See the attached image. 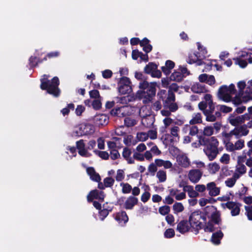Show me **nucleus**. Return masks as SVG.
<instances>
[{
    "label": "nucleus",
    "mask_w": 252,
    "mask_h": 252,
    "mask_svg": "<svg viewBox=\"0 0 252 252\" xmlns=\"http://www.w3.org/2000/svg\"><path fill=\"white\" fill-rule=\"evenodd\" d=\"M237 87L238 92L232 99V96L236 91L234 85L231 84L229 86H221L218 90V98L226 102L232 101L235 106L252 100V86L246 87L245 82L241 81L238 83Z\"/></svg>",
    "instance_id": "nucleus-1"
},
{
    "label": "nucleus",
    "mask_w": 252,
    "mask_h": 252,
    "mask_svg": "<svg viewBox=\"0 0 252 252\" xmlns=\"http://www.w3.org/2000/svg\"><path fill=\"white\" fill-rule=\"evenodd\" d=\"M156 82H151L149 84L146 81L140 82L139 87L141 90L137 92V96L142 99L144 103H149L156 94Z\"/></svg>",
    "instance_id": "nucleus-2"
},
{
    "label": "nucleus",
    "mask_w": 252,
    "mask_h": 252,
    "mask_svg": "<svg viewBox=\"0 0 252 252\" xmlns=\"http://www.w3.org/2000/svg\"><path fill=\"white\" fill-rule=\"evenodd\" d=\"M49 76L44 75L41 79L40 88L42 90H47L48 93L58 96L60 93L58 88L59 80L57 77H54L51 81L48 80Z\"/></svg>",
    "instance_id": "nucleus-3"
},
{
    "label": "nucleus",
    "mask_w": 252,
    "mask_h": 252,
    "mask_svg": "<svg viewBox=\"0 0 252 252\" xmlns=\"http://www.w3.org/2000/svg\"><path fill=\"white\" fill-rule=\"evenodd\" d=\"M218 145V140L215 137H212L205 146L203 151L209 160H213L217 157L219 154Z\"/></svg>",
    "instance_id": "nucleus-4"
},
{
    "label": "nucleus",
    "mask_w": 252,
    "mask_h": 252,
    "mask_svg": "<svg viewBox=\"0 0 252 252\" xmlns=\"http://www.w3.org/2000/svg\"><path fill=\"white\" fill-rule=\"evenodd\" d=\"M207 208L210 210L212 212V214H211V219L205 224L204 229L206 232H212L217 228V225L219 223L220 214L214 206H208Z\"/></svg>",
    "instance_id": "nucleus-5"
},
{
    "label": "nucleus",
    "mask_w": 252,
    "mask_h": 252,
    "mask_svg": "<svg viewBox=\"0 0 252 252\" xmlns=\"http://www.w3.org/2000/svg\"><path fill=\"white\" fill-rule=\"evenodd\" d=\"M205 221V217L202 213L199 211H194L192 213L189 218V222L190 226L199 230L203 226V222Z\"/></svg>",
    "instance_id": "nucleus-6"
},
{
    "label": "nucleus",
    "mask_w": 252,
    "mask_h": 252,
    "mask_svg": "<svg viewBox=\"0 0 252 252\" xmlns=\"http://www.w3.org/2000/svg\"><path fill=\"white\" fill-rule=\"evenodd\" d=\"M94 132V127L90 124H82L74 127L72 133L73 136H81L91 134Z\"/></svg>",
    "instance_id": "nucleus-7"
},
{
    "label": "nucleus",
    "mask_w": 252,
    "mask_h": 252,
    "mask_svg": "<svg viewBox=\"0 0 252 252\" xmlns=\"http://www.w3.org/2000/svg\"><path fill=\"white\" fill-rule=\"evenodd\" d=\"M119 92L122 94H129L131 91V82L128 78L122 77L118 83Z\"/></svg>",
    "instance_id": "nucleus-8"
},
{
    "label": "nucleus",
    "mask_w": 252,
    "mask_h": 252,
    "mask_svg": "<svg viewBox=\"0 0 252 252\" xmlns=\"http://www.w3.org/2000/svg\"><path fill=\"white\" fill-rule=\"evenodd\" d=\"M249 133V130L245 126H241L235 128L229 133L224 132L222 133L223 136L227 138H230L233 135H235L236 138L240 137L242 136H245Z\"/></svg>",
    "instance_id": "nucleus-9"
},
{
    "label": "nucleus",
    "mask_w": 252,
    "mask_h": 252,
    "mask_svg": "<svg viewBox=\"0 0 252 252\" xmlns=\"http://www.w3.org/2000/svg\"><path fill=\"white\" fill-rule=\"evenodd\" d=\"M250 118L249 114L246 113L244 115L239 116L233 113L229 116L228 120L231 125L237 126L243 123L245 120H249Z\"/></svg>",
    "instance_id": "nucleus-10"
},
{
    "label": "nucleus",
    "mask_w": 252,
    "mask_h": 252,
    "mask_svg": "<svg viewBox=\"0 0 252 252\" xmlns=\"http://www.w3.org/2000/svg\"><path fill=\"white\" fill-rule=\"evenodd\" d=\"M176 162L179 166L184 168H188L191 165V161L187 154L180 152L176 157Z\"/></svg>",
    "instance_id": "nucleus-11"
},
{
    "label": "nucleus",
    "mask_w": 252,
    "mask_h": 252,
    "mask_svg": "<svg viewBox=\"0 0 252 252\" xmlns=\"http://www.w3.org/2000/svg\"><path fill=\"white\" fill-rule=\"evenodd\" d=\"M203 171L199 169H192L188 171V179L193 184L199 182L203 176Z\"/></svg>",
    "instance_id": "nucleus-12"
},
{
    "label": "nucleus",
    "mask_w": 252,
    "mask_h": 252,
    "mask_svg": "<svg viewBox=\"0 0 252 252\" xmlns=\"http://www.w3.org/2000/svg\"><path fill=\"white\" fill-rule=\"evenodd\" d=\"M221 206L224 209L226 208L230 210L231 215L232 216H236L239 214L241 205L237 202L228 201L227 203L221 204Z\"/></svg>",
    "instance_id": "nucleus-13"
},
{
    "label": "nucleus",
    "mask_w": 252,
    "mask_h": 252,
    "mask_svg": "<svg viewBox=\"0 0 252 252\" xmlns=\"http://www.w3.org/2000/svg\"><path fill=\"white\" fill-rule=\"evenodd\" d=\"M175 101V95L171 92L168 93L167 98L164 100L163 106L164 108H169L171 112H174L178 109V106Z\"/></svg>",
    "instance_id": "nucleus-14"
},
{
    "label": "nucleus",
    "mask_w": 252,
    "mask_h": 252,
    "mask_svg": "<svg viewBox=\"0 0 252 252\" xmlns=\"http://www.w3.org/2000/svg\"><path fill=\"white\" fill-rule=\"evenodd\" d=\"M144 71L153 77L159 78L161 75V72L158 69L157 65L153 63H149L146 65L144 67Z\"/></svg>",
    "instance_id": "nucleus-15"
},
{
    "label": "nucleus",
    "mask_w": 252,
    "mask_h": 252,
    "mask_svg": "<svg viewBox=\"0 0 252 252\" xmlns=\"http://www.w3.org/2000/svg\"><path fill=\"white\" fill-rule=\"evenodd\" d=\"M238 162H245L246 165L250 167H252V150H244L242 156L238 157Z\"/></svg>",
    "instance_id": "nucleus-16"
},
{
    "label": "nucleus",
    "mask_w": 252,
    "mask_h": 252,
    "mask_svg": "<svg viewBox=\"0 0 252 252\" xmlns=\"http://www.w3.org/2000/svg\"><path fill=\"white\" fill-rule=\"evenodd\" d=\"M221 127V125L219 122L214 124L213 126H206L203 129V135L210 136L214 134H216L219 132Z\"/></svg>",
    "instance_id": "nucleus-17"
},
{
    "label": "nucleus",
    "mask_w": 252,
    "mask_h": 252,
    "mask_svg": "<svg viewBox=\"0 0 252 252\" xmlns=\"http://www.w3.org/2000/svg\"><path fill=\"white\" fill-rule=\"evenodd\" d=\"M130 107L127 105L116 108L111 111V114L119 117H123L130 114Z\"/></svg>",
    "instance_id": "nucleus-18"
},
{
    "label": "nucleus",
    "mask_w": 252,
    "mask_h": 252,
    "mask_svg": "<svg viewBox=\"0 0 252 252\" xmlns=\"http://www.w3.org/2000/svg\"><path fill=\"white\" fill-rule=\"evenodd\" d=\"M207 190L209 195L211 197L216 196L220 193V188L217 187L216 184L214 182L207 184Z\"/></svg>",
    "instance_id": "nucleus-19"
},
{
    "label": "nucleus",
    "mask_w": 252,
    "mask_h": 252,
    "mask_svg": "<svg viewBox=\"0 0 252 252\" xmlns=\"http://www.w3.org/2000/svg\"><path fill=\"white\" fill-rule=\"evenodd\" d=\"M214 110L210 109H207L204 111V114L206 116V120L208 122H215L218 118L220 117L221 114L219 111H217L213 114Z\"/></svg>",
    "instance_id": "nucleus-20"
},
{
    "label": "nucleus",
    "mask_w": 252,
    "mask_h": 252,
    "mask_svg": "<svg viewBox=\"0 0 252 252\" xmlns=\"http://www.w3.org/2000/svg\"><path fill=\"white\" fill-rule=\"evenodd\" d=\"M104 198V194L103 191L97 190H93L90 192L87 196L89 201H92L93 199H97L99 201H103Z\"/></svg>",
    "instance_id": "nucleus-21"
},
{
    "label": "nucleus",
    "mask_w": 252,
    "mask_h": 252,
    "mask_svg": "<svg viewBox=\"0 0 252 252\" xmlns=\"http://www.w3.org/2000/svg\"><path fill=\"white\" fill-rule=\"evenodd\" d=\"M243 162H238L236 166L235 171L233 174L238 178H240L243 175L246 173L247 168L246 166L243 164Z\"/></svg>",
    "instance_id": "nucleus-22"
},
{
    "label": "nucleus",
    "mask_w": 252,
    "mask_h": 252,
    "mask_svg": "<svg viewBox=\"0 0 252 252\" xmlns=\"http://www.w3.org/2000/svg\"><path fill=\"white\" fill-rule=\"evenodd\" d=\"M201 60V56L199 55L198 53L194 52L189 54L187 62L190 64L197 63V65H200L202 64V62Z\"/></svg>",
    "instance_id": "nucleus-23"
},
{
    "label": "nucleus",
    "mask_w": 252,
    "mask_h": 252,
    "mask_svg": "<svg viewBox=\"0 0 252 252\" xmlns=\"http://www.w3.org/2000/svg\"><path fill=\"white\" fill-rule=\"evenodd\" d=\"M208 79L207 84L209 85L212 86L216 83L215 77L212 75H208L207 74H202L198 77V79L200 82L205 81V79Z\"/></svg>",
    "instance_id": "nucleus-24"
},
{
    "label": "nucleus",
    "mask_w": 252,
    "mask_h": 252,
    "mask_svg": "<svg viewBox=\"0 0 252 252\" xmlns=\"http://www.w3.org/2000/svg\"><path fill=\"white\" fill-rule=\"evenodd\" d=\"M183 190L187 192L188 195L191 198H195L199 196V193H197L195 188L191 185H186L183 188Z\"/></svg>",
    "instance_id": "nucleus-25"
},
{
    "label": "nucleus",
    "mask_w": 252,
    "mask_h": 252,
    "mask_svg": "<svg viewBox=\"0 0 252 252\" xmlns=\"http://www.w3.org/2000/svg\"><path fill=\"white\" fill-rule=\"evenodd\" d=\"M189 226L187 220H181L177 226V230L181 233H185L189 230Z\"/></svg>",
    "instance_id": "nucleus-26"
},
{
    "label": "nucleus",
    "mask_w": 252,
    "mask_h": 252,
    "mask_svg": "<svg viewBox=\"0 0 252 252\" xmlns=\"http://www.w3.org/2000/svg\"><path fill=\"white\" fill-rule=\"evenodd\" d=\"M115 220L122 225L127 222L128 218L126 213L124 211H122L116 214Z\"/></svg>",
    "instance_id": "nucleus-27"
},
{
    "label": "nucleus",
    "mask_w": 252,
    "mask_h": 252,
    "mask_svg": "<svg viewBox=\"0 0 252 252\" xmlns=\"http://www.w3.org/2000/svg\"><path fill=\"white\" fill-rule=\"evenodd\" d=\"M94 121L98 125H105L108 122V117L105 114H99L95 116Z\"/></svg>",
    "instance_id": "nucleus-28"
},
{
    "label": "nucleus",
    "mask_w": 252,
    "mask_h": 252,
    "mask_svg": "<svg viewBox=\"0 0 252 252\" xmlns=\"http://www.w3.org/2000/svg\"><path fill=\"white\" fill-rule=\"evenodd\" d=\"M207 170L211 175L216 174L220 169V166L219 163L214 162H211L207 165Z\"/></svg>",
    "instance_id": "nucleus-29"
},
{
    "label": "nucleus",
    "mask_w": 252,
    "mask_h": 252,
    "mask_svg": "<svg viewBox=\"0 0 252 252\" xmlns=\"http://www.w3.org/2000/svg\"><path fill=\"white\" fill-rule=\"evenodd\" d=\"M131 152L130 150L127 148H125L123 149L122 156L124 157V158L127 161V163L129 164L133 163L134 162L133 157H131Z\"/></svg>",
    "instance_id": "nucleus-30"
},
{
    "label": "nucleus",
    "mask_w": 252,
    "mask_h": 252,
    "mask_svg": "<svg viewBox=\"0 0 252 252\" xmlns=\"http://www.w3.org/2000/svg\"><path fill=\"white\" fill-rule=\"evenodd\" d=\"M137 198L130 196L126 199L125 203V207L126 209H131L137 203Z\"/></svg>",
    "instance_id": "nucleus-31"
},
{
    "label": "nucleus",
    "mask_w": 252,
    "mask_h": 252,
    "mask_svg": "<svg viewBox=\"0 0 252 252\" xmlns=\"http://www.w3.org/2000/svg\"><path fill=\"white\" fill-rule=\"evenodd\" d=\"M174 66L175 63L173 62L168 60L166 62L165 65L161 67V69L163 72L167 75L169 74Z\"/></svg>",
    "instance_id": "nucleus-32"
},
{
    "label": "nucleus",
    "mask_w": 252,
    "mask_h": 252,
    "mask_svg": "<svg viewBox=\"0 0 252 252\" xmlns=\"http://www.w3.org/2000/svg\"><path fill=\"white\" fill-rule=\"evenodd\" d=\"M191 89L192 92L195 93H203L206 91L205 86L199 83H194L192 85Z\"/></svg>",
    "instance_id": "nucleus-33"
},
{
    "label": "nucleus",
    "mask_w": 252,
    "mask_h": 252,
    "mask_svg": "<svg viewBox=\"0 0 252 252\" xmlns=\"http://www.w3.org/2000/svg\"><path fill=\"white\" fill-rule=\"evenodd\" d=\"M223 235L222 232L220 231L213 233L211 238L212 242L215 245L220 244Z\"/></svg>",
    "instance_id": "nucleus-34"
},
{
    "label": "nucleus",
    "mask_w": 252,
    "mask_h": 252,
    "mask_svg": "<svg viewBox=\"0 0 252 252\" xmlns=\"http://www.w3.org/2000/svg\"><path fill=\"white\" fill-rule=\"evenodd\" d=\"M236 176H235L233 174L231 177L227 178L224 182V184L225 186L228 188H232L235 185L236 181L238 180Z\"/></svg>",
    "instance_id": "nucleus-35"
},
{
    "label": "nucleus",
    "mask_w": 252,
    "mask_h": 252,
    "mask_svg": "<svg viewBox=\"0 0 252 252\" xmlns=\"http://www.w3.org/2000/svg\"><path fill=\"white\" fill-rule=\"evenodd\" d=\"M123 141L124 143L128 146L135 145L137 143L136 140L134 139L131 135L126 136Z\"/></svg>",
    "instance_id": "nucleus-36"
},
{
    "label": "nucleus",
    "mask_w": 252,
    "mask_h": 252,
    "mask_svg": "<svg viewBox=\"0 0 252 252\" xmlns=\"http://www.w3.org/2000/svg\"><path fill=\"white\" fill-rule=\"evenodd\" d=\"M156 177L159 182L163 183L166 180V172L163 170H159L157 172Z\"/></svg>",
    "instance_id": "nucleus-37"
},
{
    "label": "nucleus",
    "mask_w": 252,
    "mask_h": 252,
    "mask_svg": "<svg viewBox=\"0 0 252 252\" xmlns=\"http://www.w3.org/2000/svg\"><path fill=\"white\" fill-rule=\"evenodd\" d=\"M202 122V116L200 113L193 114L192 119L189 121L191 125L201 123Z\"/></svg>",
    "instance_id": "nucleus-38"
},
{
    "label": "nucleus",
    "mask_w": 252,
    "mask_h": 252,
    "mask_svg": "<svg viewBox=\"0 0 252 252\" xmlns=\"http://www.w3.org/2000/svg\"><path fill=\"white\" fill-rule=\"evenodd\" d=\"M183 78V75L179 71H174L170 76L171 81H181Z\"/></svg>",
    "instance_id": "nucleus-39"
},
{
    "label": "nucleus",
    "mask_w": 252,
    "mask_h": 252,
    "mask_svg": "<svg viewBox=\"0 0 252 252\" xmlns=\"http://www.w3.org/2000/svg\"><path fill=\"white\" fill-rule=\"evenodd\" d=\"M205 102L208 105L209 109L214 110L215 107L212 99V95L210 94H206L204 97Z\"/></svg>",
    "instance_id": "nucleus-40"
},
{
    "label": "nucleus",
    "mask_w": 252,
    "mask_h": 252,
    "mask_svg": "<svg viewBox=\"0 0 252 252\" xmlns=\"http://www.w3.org/2000/svg\"><path fill=\"white\" fill-rule=\"evenodd\" d=\"M120 186L122 187V191L124 194H128L131 191L132 187L127 183H121Z\"/></svg>",
    "instance_id": "nucleus-41"
},
{
    "label": "nucleus",
    "mask_w": 252,
    "mask_h": 252,
    "mask_svg": "<svg viewBox=\"0 0 252 252\" xmlns=\"http://www.w3.org/2000/svg\"><path fill=\"white\" fill-rule=\"evenodd\" d=\"M173 209L175 214H178L182 212L184 210V207L181 203L176 202L173 205Z\"/></svg>",
    "instance_id": "nucleus-42"
},
{
    "label": "nucleus",
    "mask_w": 252,
    "mask_h": 252,
    "mask_svg": "<svg viewBox=\"0 0 252 252\" xmlns=\"http://www.w3.org/2000/svg\"><path fill=\"white\" fill-rule=\"evenodd\" d=\"M233 60L235 61V63L238 65L241 68H245L247 65V62L240 58H234Z\"/></svg>",
    "instance_id": "nucleus-43"
},
{
    "label": "nucleus",
    "mask_w": 252,
    "mask_h": 252,
    "mask_svg": "<svg viewBox=\"0 0 252 252\" xmlns=\"http://www.w3.org/2000/svg\"><path fill=\"white\" fill-rule=\"evenodd\" d=\"M125 177V174L124 170L118 169L117 171L115 178L117 181L120 182L123 180Z\"/></svg>",
    "instance_id": "nucleus-44"
},
{
    "label": "nucleus",
    "mask_w": 252,
    "mask_h": 252,
    "mask_svg": "<svg viewBox=\"0 0 252 252\" xmlns=\"http://www.w3.org/2000/svg\"><path fill=\"white\" fill-rule=\"evenodd\" d=\"M136 138L139 141L144 142L148 139V135L145 132H137Z\"/></svg>",
    "instance_id": "nucleus-45"
},
{
    "label": "nucleus",
    "mask_w": 252,
    "mask_h": 252,
    "mask_svg": "<svg viewBox=\"0 0 252 252\" xmlns=\"http://www.w3.org/2000/svg\"><path fill=\"white\" fill-rule=\"evenodd\" d=\"M125 124L127 127L134 126L136 124V121L130 117H126L124 120Z\"/></svg>",
    "instance_id": "nucleus-46"
},
{
    "label": "nucleus",
    "mask_w": 252,
    "mask_h": 252,
    "mask_svg": "<svg viewBox=\"0 0 252 252\" xmlns=\"http://www.w3.org/2000/svg\"><path fill=\"white\" fill-rule=\"evenodd\" d=\"M180 128L177 126H174L170 129V134L172 136L175 138H179V132Z\"/></svg>",
    "instance_id": "nucleus-47"
},
{
    "label": "nucleus",
    "mask_w": 252,
    "mask_h": 252,
    "mask_svg": "<svg viewBox=\"0 0 252 252\" xmlns=\"http://www.w3.org/2000/svg\"><path fill=\"white\" fill-rule=\"evenodd\" d=\"M94 152L102 159H107L109 158V154L105 151L94 150Z\"/></svg>",
    "instance_id": "nucleus-48"
},
{
    "label": "nucleus",
    "mask_w": 252,
    "mask_h": 252,
    "mask_svg": "<svg viewBox=\"0 0 252 252\" xmlns=\"http://www.w3.org/2000/svg\"><path fill=\"white\" fill-rule=\"evenodd\" d=\"M197 47L200 53H198L199 55L201 56V59L205 57L207 54V51L205 48L201 46L200 43H197Z\"/></svg>",
    "instance_id": "nucleus-49"
},
{
    "label": "nucleus",
    "mask_w": 252,
    "mask_h": 252,
    "mask_svg": "<svg viewBox=\"0 0 252 252\" xmlns=\"http://www.w3.org/2000/svg\"><path fill=\"white\" fill-rule=\"evenodd\" d=\"M104 186L105 187H111L114 183V179L111 177H107L104 180Z\"/></svg>",
    "instance_id": "nucleus-50"
},
{
    "label": "nucleus",
    "mask_w": 252,
    "mask_h": 252,
    "mask_svg": "<svg viewBox=\"0 0 252 252\" xmlns=\"http://www.w3.org/2000/svg\"><path fill=\"white\" fill-rule=\"evenodd\" d=\"M170 208L168 206H163L159 208V213L162 215H168Z\"/></svg>",
    "instance_id": "nucleus-51"
},
{
    "label": "nucleus",
    "mask_w": 252,
    "mask_h": 252,
    "mask_svg": "<svg viewBox=\"0 0 252 252\" xmlns=\"http://www.w3.org/2000/svg\"><path fill=\"white\" fill-rule=\"evenodd\" d=\"M195 189L197 193H202L207 190V185L205 186L203 184H197L195 186Z\"/></svg>",
    "instance_id": "nucleus-52"
},
{
    "label": "nucleus",
    "mask_w": 252,
    "mask_h": 252,
    "mask_svg": "<svg viewBox=\"0 0 252 252\" xmlns=\"http://www.w3.org/2000/svg\"><path fill=\"white\" fill-rule=\"evenodd\" d=\"M218 109L223 113H228L232 111V108L223 105H219L217 106Z\"/></svg>",
    "instance_id": "nucleus-53"
},
{
    "label": "nucleus",
    "mask_w": 252,
    "mask_h": 252,
    "mask_svg": "<svg viewBox=\"0 0 252 252\" xmlns=\"http://www.w3.org/2000/svg\"><path fill=\"white\" fill-rule=\"evenodd\" d=\"M220 161L223 164H228L230 161V156L227 154H224L220 159Z\"/></svg>",
    "instance_id": "nucleus-54"
},
{
    "label": "nucleus",
    "mask_w": 252,
    "mask_h": 252,
    "mask_svg": "<svg viewBox=\"0 0 252 252\" xmlns=\"http://www.w3.org/2000/svg\"><path fill=\"white\" fill-rule=\"evenodd\" d=\"M147 133L148 135V139L150 138L151 139L154 140L157 138V132L155 129L149 130Z\"/></svg>",
    "instance_id": "nucleus-55"
},
{
    "label": "nucleus",
    "mask_w": 252,
    "mask_h": 252,
    "mask_svg": "<svg viewBox=\"0 0 252 252\" xmlns=\"http://www.w3.org/2000/svg\"><path fill=\"white\" fill-rule=\"evenodd\" d=\"M164 237L167 238H170L175 235V232L173 229H167L164 233Z\"/></svg>",
    "instance_id": "nucleus-56"
},
{
    "label": "nucleus",
    "mask_w": 252,
    "mask_h": 252,
    "mask_svg": "<svg viewBox=\"0 0 252 252\" xmlns=\"http://www.w3.org/2000/svg\"><path fill=\"white\" fill-rule=\"evenodd\" d=\"M168 95V93H167L165 90H160L158 94V96L163 100V103L164 102V100L167 98Z\"/></svg>",
    "instance_id": "nucleus-57"
},
{
    "label": "nucleus",
    "mask_w": 252,
    "mask_h": 252,
    "mask_svg": "<svg viewBox=\"0 0 252 252\" xmlns=\"http://www.w3.org/2000/svg\"><path fill=\"white\" fill-rule=\"evenodd\" d=\"M236 150L242 149L244 147V141L243 140H239L234 144Z\"/></svg>",
    "instance_id": "nucleus-58"
},
{
    "label": "nucleus",
    "mask_w": 252,
    "mask_h": 252,
    "mask_svg": "<svg viewBox=\"0 0 252 252\" xmlns=\"http://www.w3.org/2000/svg\"><path fill=\"white\" fill-rule=\"evenodd\" d=\"M92 105L94 109L97 110L101 108V103L100 98L95 99L92 102Z\"/></svg>",
    "instance_id": "nucleus-59"
},
{
    "label": "nucleus",
    "mask_w": 252,
    "mask_h": 252,
    "mask_svg": "<svg viewBox=\"0 0 252 252\" xmlns=\"http://www.w3.org/2000/svg\"><path fill=\"white\" fill-rule=\"evenodd\" d=\"M110 158L112 159H116L120 157V155L119 153L117 150H113L110 151Z\"/></svg>",
    "instance_id": "nucleus-60"
},
{
    "label": "nucleus",
    "mask_w": 252,
    "mask_h": 252,
    "mask_svg": "<svg viewBox=\"0 0 252 252\" xmlns=\"http://www.w3.org/2000/svg\"><path fill=\"white\" fill-rule=\"evenodd\" d=\"M90 97L95 99L100 98L99 92L97 90H94L89 92Z\"/></svg>",
    "instance_id": "nucleus-61"
},
{
    "label": "nucleus",
    "mask_w": 252,
    "mask_h": 252,
    "mask_svg": "<svg viewBox=\"0 0 252 252\" xmlns=\"http://www.w3.org/2000/svg\"><path fill=\"white\" fill-rule=\"evenodd\" d=\"M151 153H153V154L155 155H159L161 154V151L158 149V147L156 145H153L151 148L150 150Z\"/></svg>",
    "instance_id": "nucleus-62"
},
{
    "label": "nucleus",
    "mask_w": 252,
    "mask_h": 252,
    "mask_svg": "<svg viewBox=\"0 0 252 252\" xmlns=\"http://www.w3.org/2000/svg\"><path fill=\"white\" fill-rule=\"evenodd\" d=\"M148 170L151 174H154L157 171V166L156 163H152L148 167Z\"/></svg>",
    "instance_id": "nucleus-63"
},
{
    "label": "nucleus",
    "mask_w": 252,
    "mask_h": 252,
    "mask_svg": "<svg viewBox=\"0 0 252 252\" xmlns=\"http://www.w3.org/2000/svg\"><path fill=\"white\" fill-rule=\"evenodd\" d=\"M165 220L168 224L170 225H173L174 222L175 221L174 217L171 214L167 215L165 218Z\"/></svg>",
    "instance_id": "nucleus-64"
}]
</instances>
